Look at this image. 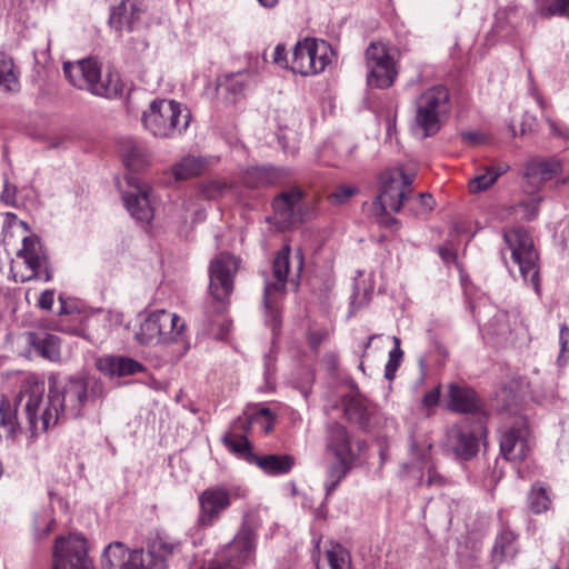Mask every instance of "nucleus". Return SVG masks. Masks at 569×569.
Returning <instances> with one entry per match:
<instances>
[{
	"label": "nucleus",
	"mask_w": 569,
	"mask_h": 569,
	"mask_svg": "<svg viewBox=\"0 0 569 569\" xmlns=\"http://www.w3.org/2000/svg\"><path fill=\"white\" fill-rule=\"evenodd\" d=\"M53 398L46 395V383L36 375L27 376L20 385L19 392L14 399L13 411L23 415L34 436L38 431H47L61 421L59 411L53 406Z\"/></svg>",
	"instance_id": "1"
},
{
	"label": "nucleus",
	"mask_w": 569,
	"mask_h": 569,
	"mask_svg": "<svg viewBox=\"0 0 569 569\" xmlns=\"http://www.w3.org/2000/svg\"><path fill=\"white\" fill-rule=\"evenodd\" d=\"M179 547V542L158 537L143 555L142 549L128 551L122 542L113 541L106 547L101 563L104 569H167V558Z\"/></svg>",
	"instance_id": "2"
},
{
	"label": "nucleus",
	"mask_w": 569,
	"mask_h": 569,
	"mask_svg": "<svg viewBox=\"0 0 569 569\" xmlns=\"http://www.w3.org/2000/svg\"><path fill=\"white\" fill-rule=\"evenodd\" d=\"M191 120L190 110L174 100L156 99L142 113V124L157 138L182 136Z\"/></svg>",
	"instance_id": "3"
},
{
	"label": "nucleus",
	"mask_w": 569,
	"mask_h": 569,
	"mask_svg": "<svg viewBox=\"0 0 569 569\" xmlns=\"http://www.w3.org/2000/svg\"><path fill=\"white\" fill-rule=\"evenodd\" d=\"M49 390L53 407L58 409L61 420L79 418L84 406L99 397L102 386L98 381L90 383L83 378H69L60 385L54 377L49 378Z\"/></svg>",
	"instance_id": "4"
},
{
	"label": "nucleus",
	"mask_w": 569,
	"mask_h": 569,
	"mask_svg": "<svg viewBox=\"0 0 569 569\" xmlns=\"http://www.w3.org/2000/svg\"><path fill=\"white\" fill-rule=\"evenodd\" d=\"M63 73L70 83L79 89H87L92 94L104 98H119L123 93V83L118 73L109 72L103 79L98 62L83 59L78 62H66Z\"/></svg>",
	"instance_id": "5"
},
{
	"label": "nucleus",
	"mask_w": 569,
	"mask_h": 569,
	"mask_svg": "<svg viewBox=\"0 0 569 569\" xmlns=\"http://www.w3.org/2000/svg\"><path fill=\"white\" fill-rule=\"evenodd\" d=\"M415 121L423 137L437 133L451 111L450 91L446 86L436 84L423 90L415 99Z\"/></svg>",
	"instance_id": "6"
},
{
	"label": "nucleus",
	"mask_w": 569,
	"mask_h": 569,
	"mask_svg": "<svg viewBox=\"0 0 569 569\" xmlns=\"http://www.w3.org/2000/svg\"><path fill=\"white\" fill-rule=\"evenodd\" d=\"M415 173H407L402 168H391L379 177V193L373 201L376 214L386 216L388 210L399 212L403 202L411 196Z\"/></svg>",
	"instance_id": "7"
},
{
	"label": "nucleus",
	"mask_w": 569,
	"mask_h": 569,
	"mask_svg": "<svg viewBox=\"0 0 569 569\" xmlns=\"http://www.w3.org/2000/svg\"><path fill=\"white\" fill-rule=\"evenodd\" d=\"M505 241L511 252L512 261L518 266L525 282H530L537 296H541L538 253L530 233L523 228H512L503 233Z\"/></svg>",
	"instance_id": "8"
},
{
	"label": "nucleus",
	"mask_w": 569,
	"mask_h": 569,
	"mask_svg": "<svg viewBox=\"0 0 569 569\" xmlns=\"http://www.w3.org/2000/svg\"><path fill=\"white\" fill-rule=\"evenodd\" d=\"M336 59L329 42L315 38L298 41L292 51L290 70L301 76H316L323 72Z\"/></svg>",
	"instance_id": "9"
},
{
	"label": "nucleus",
	"mask_w": 569,
	"mask_h": 569,
	"mask_svg": "<svg viewBox=\"0 0 569 569\" xmlns=\"http://www.w3.org/2000/svg\"><path fill=\"white\" fill-rule=\"evenodd\" d=\"M186 322L164 309L150 312L140 323L136 339L141 345L171 343L182 339Z\"/></svg>",
	"instance_id": "10"
},
{
	"label": "nucleus",
	"mask_w": 569,
	"mask_h": 569,
	"mask_svg": "<svg viewBox=\"0 0 569 569\" xmlns=\"http://www.w3.org/2000/svg\"><path fill=\"white\" fill-rule=\"evenodd\" d=\"M365 56L368 68V86L379 89L391 87L398 71L390 54L389 46L381 41L371 42L366 49Z\"/></svg>",
	"instance_id": "11"
},
{
	"label": "nucleus",
	"mask_w": 569,
	"mask_h": 569,
	"mask_svg": "<svg viewBox=\"0 0 569 569\" xmlns=\"http://www.w3.org/2000/svg\"><path fill=\"white\" fill-rule=\"evenodd\" d=\"M54 569H93L83 538L59 537L54 543Z\"/></svg>",
	"instance_id": "12"
},
{
	"label": "nucleus",
	"mask_w": 569,
	"mask_h": 569,
	"mask_svg": "<svg viewBox=\"0 0 569 569\" xmlns=\"http://www.w3.org/2000/svg\"><path fill=\"white\" fill-rule=\"evenodd\" d=\"M485 432L481 423H471L468 419L455 423L447 433L448 446L462 460L473 458L479 449V435Z\"/></svg>",
	"instance_id": "13"
},
{
	"label": "nucleus",
	"mask_w": 569,
	"mask_h": 569,
	"mask_svg": "<svg viewBox=\"0 0 569 569\" xmlns=\"http://www.w3.org/2000/svg\"><path fill=\"white\" fill-rule=\"evenodd\" d=\"M239 263L233 254L222 252L216 256V313L224 311L229 305Z\"/></svg>",
	"instance_id": "14"
},
{
	"label": "nucleus",
	"mask_w": 569,
	"mask_h": 569,
	"mask_svg": "<svg viewBox=\"0 0 569 569\" xmlns=\"http://www.w3.org/2000/svg\"><path fill=\"white\" fill-rule=\"evenodd\" d=\"M289 256L290 248L288 246H284L273 259V279H266L264 281L263 303L267 311H269L273 318H276L277 312V296L282 295L286 289L290 266Z\"/></svg>",
	"instance_id": "15"
},
{
	"label": "nucleus",
	"mask_w": 569,
	"mask_h": 569,
	"mask_svg": "<svg viewBox=\"0 0 569 569\" xmlns=\"http://www.w3.org/2000/svg\"><path fill=\"white\" fill-rule=\"evenodd\" d=\"M250 427L251 421L249 416L238 417L231 422L229 430L221 440L228 451L233 453L238 459L252 465L257 453L253 452L252 446L247 438Z\"/></svg>",
	"instance_id": "16"
},
{
	"label": "nucleus",
	"mask_w": 569,
	"mask_h": 569,
	"mask_svg": "<svg viewBox=\"0 0 569 569\" xmlns=\"http://www.w3.org/2000/svg\"><path fill=\"white\" fill-rule=\"evenodd\" d=\"M302 191L298 188L284 191L277 196L272 202L273 219L281 229L302 222L305 217L300 210Z\"/></svg>",
	"instance_id": "17"
},
{
	"label": "nucleus",
	"mask_w": 569,
	"mask_h": 569,
	"mask_svg": "<svg viewBox=\"0 0 569 569\" xmlns=\"http://www.w3.org/2000/svg\"><path fill=\"white\" fill-rule=\"evenodd\" d=\"M127 180L131 188L130 191H127L123 194V201L127 210L136 220L149 222L153 217V208L150 200V187L140 182L139 179L133 176H128Z\"/></svg>",
	"instance_id": "18"
},
{
	"label": "nucleus",
	"mask_w": 569,
	"mask_h": 569,
	"mask_svg": "<svg viewBox=\"0 0 569 569\" xmlns=\"http://www.w3.org/2000/svg\"><path fill=\"white\" fill-rule=\"evenodd\" d=\"M529 428L518 419L500 437L501 455L508 460H523L529 452Z\"/></svg>",
	"instance_id": "19"
},
{
	"label": "nucleus",
	"mask_w": 569,
	"mask_h": 569,
	"mask_svg": "<svg viewBox=\"0 0 569 569\" xmlns=\"http://www.w3.org/2000/svg\"><path fill=\"white\" fill-rule=\"evenodd\" d=\"M253 551L254 532L248 526L243 525L223 551V559L227 562V568L216 567V569H236L237 567L250 561Z\"/></svg>",
	"instance_id": "20"
},
{
	"label": "nucleus",
	"mask_w": 569,
	"mask_h": 569,
	"mask_svg": "<svg viewBox=\"0 0 569 569\" xmlns=\"http://www.w3.org/2000/svg\"><path fill=\"white\" fill-rule=\"evenodd\" d=\"M447 408L458 413H475L481 410V400L468 385L451 382L448 385Z\"/></svg>",
	"instance_id": "21"
},
{
	"label": "nucleus",
	"mask_w": 569,
	"mask_h": 569,
	"mask_svg": "<svg viewBox=\"0 0 569 569\" xmlns=\"http://www.w3.org/2000/svg\"><path fill=\"white\" fill-rule=\"evenodd\" d=\"M376 411V407L359 392L345 399L343 412L346 418L362 430L372 427Z\"/></svg>",
	"instance_id": "22"
},
{
	"label": "nucleus",
	"mask_w": 569,
	"mask_h": 569,
	"mask_svg": "<svg viewBox=\"0 0 569 569\" xmlns=\"http://www.w3.org/2000/svg\"><path fill=\"white\" fill-rule=\"evenodd\" d=\"M141 13V0H121L112 8L109 24L118 32L132 31L140 21Z\"/></svg>",
	"instance_id": "23"
},
{
	"label": "nucleus",
	"mask_w": 569,
	"mask_h": 569,
	"mask_svg": "<svg viewBox=\"0 0 569 569\" xmlns=\"http://www.w3.org/2000/svg\"><path fill=\"white\" fill-rule=\"evenodd\" d=\"M326 446L327 450L335 457V459H357V455L351 447L348 430L339 422L328 423Z\"/></svg>",
	"instance_id": "24"
},
{
	"label": "nucleus",
	"mask_w": 569,
	"mask_h": 569,
	"mask_svg": "<svg viewBox=\"0 0 569 569\" xmlns=\"http://www.w3.org/2000/svg\"><path fill=\"white\" fill-rule=\"evenodd\" d=\"M562 171V163L556 157H537L528 161L525 177L535 187L551 180Z\"/></svg>",
	"instance_id": "25"
},
{
	"label": "nucleus",
	"mask_w": 569,
	"mask_h": 569,
	"mask_svg": "<svg viewBox=\"0 0 569 569\" xmlns=\"http://www.w3.org/2000/svg\"><path fill=\"white\" fill-rule=\"evenodd\" d=\"M26 345L38 356L49 361L61 358V341L56 335L44 331H30L24 335Z\"/></svg>",
	"instance_id": "26"
},
{
	"label": "nucleus",
	"mask_w": 569,
	"mask_h": 569,
	"mask_svg": "<svg viewBox=\"0 0 569 569\" xmlns=\"http://www.w3.org/2000/svg\"><path fill=\"white\" fill-rule=\"evenodd\" d=\"M17 256L22 258L27 267L32 271V273L26 279H22V281L40 277L39 269L46 263L48 256L38 236L32 234L24 237L22 248L17 252Z\"/></svg>",
	"instance_id": "27"
},
{
	"label": "nucleus",
	"mask_w": 569,
	"mask_h": 569,
	"mask_svg": "<svg viewBox=\"0 0 569 569\" xmlns=\"http://www.w3.org/2000/svg\"><path fill=\"white\" fill-rule=\"evenodd\" d=\"M290 172L286 168L271 166L252 167L242 174V181L249 188H260L279 184L286 181Z\"/></svg>",
	"instance_id": "28"
},
{
	"label": "nucleus",
	"mask_w": 569,
	"mask_h": 569,
	"mask_svg": "<svg viewBox=\"0 0 569 569\" xmlns=\"http://www.w3.org/2000/svg\"><path fill=\"white\" fill-rule=\"evenodd\" d=\"M98 368L106 375L111 377L132 376L146 370L144 366L126 356H107L98 361Z\"/></svg>",
	"instance_id": "29"
},
{
	"label": "nucleus",
	"mask_w": 569,
	"mask_h": 569,
	"mask_svg": "<svg viewBox=\"0 0 569 569\" xmlns=\"http://www.w3.org/2000/svg\"><path fill=\"white\" fill-rule=\"evenodd\" d=\"M119 152L123 164L130 171H139L148 163L146 148L132 139H123L119 143Z\"/></svg>",
	"instance_id": "30"
},
{
	"label": "nucleus",
	"mask_w": 569,
	"mask_h": 569,
	"mask_svg": "<svg viewBox=\"0 0 569 569\" xmlns=\"http://www.w3.org/2000/svg\"><path fill=\"white\" fill-rule=\"evenodd\" d=\"M295 463L296 460L290 455H257L252 465L259 467L267 475L279 476L290 472Z\"/></svg>",
	"instance_id": "31"
},
{
	"label": "nucleus",
	"mask_w": 569,
	"mask_h": 569,
	"mask_svg": "<svg viewBox=\"0 0 569 569\" xmlns=\"http://www.w3.org/2000/svg\"><path fill=\"white\" fill-rule=\"evenodd\" d=\"M208 160L201 157H183L171 168L176 181L187 180L201 174L208 168Z\"/></svg>",
	"instance_id": "32"
},
{
	"label": "nucleus",
	"mask_w": 569,
	"mask_h": 569,
	"mask_svg": "<svg viewBox=\"0 0 569 569\" xmlns=\"http://www.w3.org/2000/svg\"><path fill=\"white\" fill-rule=\"evenodd\" d=\"M518 552L517 536L509 529H502L496 538L492 557L493 561L502 562L512 559Z\"/></svg>",
	"instance_id": "33"
},
{
	"label": "nucleus",
	"mask_w": 569,
	"mask_h": 569,
	"mask_svg": "<svg viewBox=\"0 0 569 569\" xmlns=\"http://www.w3.org/2000/svg\"><path fill=\"white\" fill-rule=\"evenodd\" d=\"M20 83L14 63L6 53L0 52V92H18Z\"/></svg>",
	"instance_id": "34"
},
{
	"label": "nucleus",
	"mask_w": 569,
	"mask_h": 569,
	"mask_svg": "<svg viewBox=\"0 0 569 569\" xmlns=\"http://www.w3.org/2000/svg\"><path fill=\"white\" fill-rule=\"evenodd\" d=\"M508 170V166L498 164L483 169L473 179L469 181L468 188L471 193H478L489 189L497 179Z\"/></svg>",
	"instance_id": "35"
},
{
	"label": "nucleus",
	"mask_w": 569,
	"mask_h": 569,
	"mask_svg": "<svg viewBox=\"0 0 569 569\" xmlns=\"http://www.w3.org/2000/svg\"><path fill=\"white\" fill-rule=\"evenodd\" d=\"M355 461L356 460L336 459V461L329 466L325 482L327 496L331 495L336 490L341 480L351 470Z\"/></svg>",
	"instance_id": "36"
},
{
	"label": "nucleus",
	"mask_w": 569,
	"mask_h": 569,
	"mask_svg": "<svg viewBox=\"0 0 569 569\" xmlns=\"http://www.w3.org/2000/svg\"><path fill=\"white\" fill-rule=\"evenodd\" d=\"M246 496L247 490L239 485L216 487V515Z\"/></svg>",
	"instance_id": "37"
},
{
	"label": "nucleus",
	"mask_w": 569,
	"mask_h": 569,
	"mask_svg": "<svg viewBox=\"0 0 569 569\" xmlns=\"http://www.w3.org/2000/svg\"><path fill=\"white\" fill-rule=\"evenodd\" d=\"M325 559L329 569H351L350 553L339 543L332 545L325 551Z\"/></svg>",
	"instance_id": "38"
},
{
	"label": "nucleus",
	"mask_w": 569,
	"mask_h": 569,
	"mask_svg": "<svg viewBox=\"0 0 569 569\" xmlns=\"http://www.w3.org/2000/svg\"><path fill=\"white\" fill-rule=\"evenodd\" d=\"M529 507L533 513L547 511L551 505V497L547 488L535 483L528 496Z\"/></svg>",
	"instance_id": "39"
},
{
	"label": "nucleus",
	"mask_w": 569,
	"mask_h": 569,
	"mask_svg": "<svg viewBox=\"0 0 569 569\" xmlns=\"http://www.w3.org/2000/svg\"><path fill=\"white\" fill-rule=\"evenodd\" d=\"M200 517L198 525L200 527H210L213 522V489H206L199 497Z\"/></svg>",
	"instance_id": "40"
},
{
	"label": "nucleus",
	"mask_w": 569,
	"mask_h": 569,
	"mask_svg": "<svg viewBox=\"0 0 569 569\" xmlns=\"http://www.w3.org/2000/svg\"><path fill=\"white\" fill-rule=\"evenodd\" d=\"M393 341V348L389 351L388 355V361L385 367V377L388 380H393L396 377V372L398 368L400 367L403 358V351L400 347V339L398 337L392 338Z\"/></svg>",
	"instance_id": "41"
},
{
	"label": "nucleus",
	"mask_w": 569,
	"mask_h": 569,
	"mask_svg": "<svg viewBox=\"0 0 569 569\" xmlns=\"http://www.w3.org/2000/svg\"><path fill=\"white\" fill-rule=\"evenodd\" d=\"M513 212L521 219L532 220L537 217L539 210V200L530 197L512 207Z\"/></svg>",
	"instance_id": "42"
},
{
	"label": "nucleus",
	"mask_w": 569,
	"mask_h": 569,
	"mask_svg": "<svg viewBox=\"0 0 569 569\" xmlns=\"http://www.w3.org/2000/svg\"><path fill=\"white\" fill-rule=\"evenodd\" d=\"M251 425L260 423L264 433L273 430L276 418L268 408H260L249 417Z\"/></svg>",
	"instance_id": "43"
},
{
	"label": "nucleus",
	"mask_w": 569,
	"mask_h": 569,
	"mask_svg": "<svg viewBox=\"0 0 569 569\" xmlns=\"http://www.w3.org/2000/svg\"><path fill=\"white\" fill-rule=\"evenodd\" d=\"M541 13L546 18L553 16L569 17V0H552L541 9Z\"/></svg>",
	"instance_id": "44"
},
{
	"label": "nucleus",
	"mask_w": 569,
	"mask_h": 569,
	"mask_svg": "<svg viewBox=\"0 0 569 569\" xmlns=\"http://www.w3.org/2000/svg\"><path fill=\"white\" fill-rule=\"evenodd\" d=\"M358 189L351 186H339L329 196L328 199L332 204L340 206L346 203Z\"/></svg>",
	"instance_id": "45"
},
{
	"label": "nucleus",
	"mask_w": 569,
	"mask_h": 569,
	"mask_svg": "<svg viewBox=\"0 0 569 569\" xmlns=\"http://www.w3.org/2000/svg\"><path fill=\"white\" fill-rule=\"evenodd\" d=\"M431 445L427 441L419 443L417 439L411 438L410 452L411 456L419 462H426L430 457Z\"/></svg>",
	"instance_id": "46"
},
{
	"label": "nucleus",
	"mask_w": 569,
	"mask_h": 569,
	"mask_svg": "<svg viewBox=\"0 0 569 569\" xmlns=\"http://www.w3.org/2000/svg\"><path fill=\"white\" fill-rule=\"evenodd\" d=\"M418 206L413 209L416 216L426 214L435 207V200L430 193H420L417 199Z\"/></svg>",
	"instance_id": "47"
},
{
	"label": "nucleus",
	"mask_w": 569,
	"mask_h": 569,
	"mask_svg": "<svg viewBox=\"0 0 569 569\" xmlns=\"http://www.w3.org/2000/svg\"><path fill=\"white\" fill-rule=\"evenodd\" d=\"M246 78L247 74L244 73H238L234 77H232L230 83L228 84V90L231 91L233 94L241 93L247 86Z\"/></svg>",
	"instance_id": "48"
},
{
	"label": "nucleus",
	"mask_w": 569,
	"mask_h": 569,
	"mask_svg": "<svg viewBox=\"0 0 569 569\" xmlns=\"http://www.w3.org/2000/svg\"><path fill=\"white\" fill-rule=\"evenodd\" d=\"M272 58L274 63L284 66L290 69V63H288L287 60V49L284 44L279 43L276 46Z\"/></svg>",
	"instance_id": "49"
},
{
	"label": "nucleus",
	"mask_w": 569,
	"mask_h": 569,
	"mask_svg": "<svg viewBox=\"0 0 569 569\" xmlns=\"http://www.w3.org/2000/svg\"><path fill=\"white\" fill-rule=\"evenodd\" d=\"M547 122L549 124L550 133L552 136L569 139V129L567 127L558 124L550 118H547Z\"/></svg>",
	"instance_id": "50"
},
{
	"label": "nucleus",
	"mask_w": 569,
	"mask_h": 569,
	"mask_svg": "<svg viewBox=\"0 0 569 569\" xmlns=\"http://www.w3.org/2000/svg\"><path fill=\"white\" fill-rule=\"evenodd\" d=\"M54 301V291L53 290H44L38 300V306L42 310H50L53 306Z\"/></svg>",
	"instance_id": "51"
},
{
	"label": "nucleus",
	"mask_w": 569,
	"mask_h": 569,
	"mask_svg": "<svg viewBox=\"0 0 569 569\" xmlns=\"http://www.w3.org/2000/svg\"><path fill=\"white\" fill-rule=\"evenodd\" d=\"M439 398H440V386L428 391L422 399V403L425 407L431 408L438 403Z\"/></svg>",
	"instance_id": "52"
},
{
	"label": "nucleus",
	"mask_w": 569,
	"mask_h": 569,
	"mask_svg": "<svg viewBox=\"0 0 569 569\" xmlns=\"http://www.w3.org/2000/svg\"><path fill=\"white\" fill-rule=\"evenodd\" d=\"M446 479L436 470L435 467H429L427 471V485L428 486H442Z\"/></svg>",
	"instance_id": "53"
},
{
	"label": "nucleus",
	"mask_w": 569,
	"mask_h": 569,
	"mask_svg": "<svg viewBox=\"0 0 569 569\" xmlns=\"http://www.w3.org/2000/svg\"><path fill=\"white\" fill-rule=\"evenodd\" d=\"M327 337V332L323 330H315L308 333L309 345L313 350H317L321 342Z\"/></svg>",
	"instance_id": "54"
},
{
	"label": "nucleus",
	"mask_w": 569,
	"mask_h": 569,
	"mask_svg": "<svg viewBox=\"0 0 569 569\" xmlns=\"http://www.w3.org/2000/svg\"><path fill=\"white\" fill-rule=\"evenodd\" d=\"M0 197L1 200L4 201L7 204H13L16 197V187L6 183Z\"/></svg>",
	"instance_id": "55"
},
{
	"label": "nucleus",
	"mask_w": 569,
	"mask_h": 569,
	"mask_svg": "<svg viewBox=\"0 0 569 569\" xmlns=\"http://www.w3.org/2000/svg\"><path fill=\"white\" fill-rule=\"evenodd\" d=\"M368 300H369V293L366 289H365V292H363L361 299H359L358 292L355 291L351 297V301H350L351 308L353 310H357V309L361 308L362 306H365L368 302Z\"/></svg>",
	"instance_id": "56"
},
{
	"label": "nucleus",
	"mask_w": 569,
	"mask_h": 569,
	"mask_svg": "<svg viewBox=\"0 0 569 569\" xmlns=\"http://www.w3.org/2000/svg\"><path fill=\"white\" fill-rule=\"evenodd\" d=\"M536 124V118L529 114L525 116V119L521 124V133H526L527 131H532Z\"/></svg>",
	"instance_id": "57"
},
{
	"label": "nucleus",
	"mask_w": 569,
	"mask_h": 569,
	"mask_svg": "<svg viewBox=\"0 0 569 569\" xmlns=\"http://www.w3.org/2000/svg\"><path fill=\"white\" fill-rule=\"evenodd\" d=\"M461 136L465 141L469 142L471 144H478L482 141L480 134L477 132L468 131V132H463Z\"/></svg>",
	"instance_id": "58"
},
{
	"label": "nucleus",
	"mask_w": 569,
	"mask_h": 569,
	"mask_svg": "<svg viewBox=\"0 0 569 569\" xmlns=\"http://www.w3.org/2000/svg\"><path fill=\"white\" fill-rule=\"evenodd\" d=\"M40 277L37 279L43 278L44 281H50L52 279V269L49 266V260L47 259L46 263L39 269Z\"/></svg>",
	"instance_id": "59"
},
{
	"label": "nucleus",
	"mask_w": 569,
	"mask_h": 569,
	"mask_svg": "<svg viewBox=\"0 0 569 569\" xmlns=\"http://www.w3.org/2000/svg\"><path fill=\"white\" fill-rule=\"evenodd\" d=\"M439 254L447 263L452 262L456 258L455 253L450 249L443 247L439 248Z\"/></svg>",
	"instance_id": "60"
},
{
	"label": "nucleus",
	"mask_w": 569,
	"mask_h": 569,
	"mask_svg": "<svg viewBox=\"0 0 569 569\" xmlns=\"http://www.w3.org/2000/svg\"><path fill=\"white\" fill-rule=\"evenodd\" d=\"M568 338H569V328L563 325L560 329V343H561L562 351H565V349H566Z\"/></svg>",
	"instance_id": "61"
},
{
	"label": "nucleus",
	"mask_w": 569,
	"mask_h": 569,
	"mask_svg": "<svg viewBox=\"0 0 569 569\" xmlns=\"http://www.w3.org/2000/svg\"><path fill=\"white\" fill-rule=\"evenodd\" d=\"M200 192L206 199L210 200L213 198V186L210 182L208 184H203Z\"/></svg>",
	"instance_id": "62"
},
{
	"label": "nucleus",
	"mask_w": 569,
	"mask_h": 569,
	"mask_svg": "<svg viewBox=\"0 0 569 569\" xmlns=\"http://www.w3.org/2000/svg\"><path fill=\"white\" fill-rule=\"evenodd\" d=\"M230 327H231L230 322H228V321L223 322L221 325L219 333H216V338L223 339L228 335Z\"/></svg>",
	"instance_id": "63"
},
{
	"label": "nucleus",
	"mask_w": 569,
	"mask_h": 569,
	"mask_svg": "<svg viewBox=\"0 0 569 569\" xmlns=\"http://www.w3.org/2000/svg\"><path fill=\"white\" fill-rule=\"evenodd\" d=\"M259 2V4L266 9H272L274 8L278 3H279V0H257Z\"/></svg>",
	"instance_id": "64"
}]
</instances>
